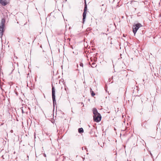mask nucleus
<instances>
[{
    "label": "nucleus",
    "instance_id": "f257e3e1",
    "mask_svg": "<svg viewBox=\"0 0 161 161\" xmlns=\"http://www.w3.org/2000/svg\"><path fill=\"white\" fill-rule=\"evenodd\" d=\"M93 113L94 114L93 117L94 121L97 122H99L101 119L100 114L98 112L97 109L95 108H93Z\"/></svg>",
    "mask_w": 161,
    "mask_h": 161
},
{
    "label": "nucleus",
    "instance_id": "f03ea898",
    "mask_svg": "<svg viewBox=\"0 0 161 161\" xmlns=\"http://www.w3.org/2000/svg\"><path fill=\"white\" fill-rule=\"evenodd\" d=\"M5 20L3 18L1 19L0 23V38H2V36L4 32V27L5 26Z\"/></svg>",
    "mask_w": 161,
    "mask_h": 161
},
{
    "label": "nucleus",
    "instance_id": "7ed1b4c3",
    "mask_svg": "<svg viewBox=\"0 0 161 161\" xmlns=\"http://www.w3.org/2000/svg\"><path fill=\"white\" fill-rule=\"evenodd\" d=\"M142 25L140 23H137L133 26V31L134 34L136 33L138 29L142 27Z\"/></svg>",
    "mask_w": 161,
    "mask_h": 161
},
{
    "label": "nucleus",
    "instance_id": "20e7f679",
    "mask_svg": "<svg viewBox=\"0 0 161 161\" xmlns=\"http://www.w3.org/2000/svg\"><path fill=\"white\" fill-rule=\"evenodd\" d=\"M55 90L54 86H52V96L53 98V103L54 106H55V104L56 105V103L55 99Z\"/></svg>",
    "mask_w": 161,
    "mask_h": 161
},
{
    "label": "nucleus",
    "instance_id": "39448f33",
    "mask_svg": "<svg viewBox=\"0 0 161 161\" xmlns=\"http://www.w3.org/2000/svg\"><path fill=\"white\" fill-rule=\"evenodd\" d=\"M86 11H87V5L86 3H85V6H84V11L83 14V23H84L85 21V20L86 18Z\"/></svg>",
    "mask_w": 161,
    "mask_h": 161
},
{
    "label": "nucleus",
    "instance_id": "423d86ee",
    "mask_svg": "<svg viewBox=\"0 0 161 161\" xmlns=\"http://www.w3.org/2000/svg\"><path fill=\"white\" fill-rule=\"evenodd\" d=\"M10 0H0V3L3 6H5L9 3Z\"/></svg>",
    "mask_w": 161,
    "mask_h": 161
},
{
    "label": "nucleus",
    "instance_id": "0eeeda50",
    "mask_svg": "<svg viewBox=\"0 0 161 161\" xmlns=\"http://www.w3.org/2000/svg\"><path fill=\"white\" fill-rule=\"evenodd\" d=\"M90 90L92 96V97H94V96L95 95V93L92 90V89L91 88H90Z\"/></svg>",
    "mask_w": 161,
    "mask_h": 161
},
{
    "label": "nucleus",
    "instance_id": "6e6552de",
    "mask_svg": "<svg viewBox=\"0 0 161 161\" xmlns=\"http://www.w3.org/2000/svg\"><path fill=\"white\" fill-rule=\"evenodd\" d=\"M78 132L80 133H81L84 132V130L82 128H80L78 129Z\"/></svg>",
    "mask_w": 161,
    "mask_h": 161
},
{
    "label": "nucleus",
    "instance_id": "1a4fd4ad",
    "mask_svg": "<svg viewBox=\"0 0 161 161\" xmlns=\"http://www.w3.org/2000/svg\"><path fill=\"white\" fill-rule=\"evenodd\" d=\"M101 6L102 7L101 8L102 10L104 9H105V10L106 9V6L105 5H104V4H102V5Z\"/></svg>",
    "mask_w": 161,
    "mask_h": 161
},
{
    "label": "nucleus",
    "instance_id": "9d476101",
    "mask_svg": "<svg viewBox=\"0 0 161 161\" xmlns=\"http://www.w3.org/2000/svg\"><path fill=\"white\" fill-rule=\"evenodd\" d=\"M97 65L94 63H93L92 64V67L93 68L96 67Z\"/></svg>",
    "mask_w": 161,
    "mask_h": 161
},
{
    "label": "nucleus",
    "instance_id": "9b49d317",
    "mask_svg": "<svg viewBox=\"0 0 161 161\" xmlns=\"http://www.w3.org/2000/svg\"><path fill=\"white\" fill-rule=\"evenodd\" d=\"M146 124L147 123L146 122H144L142 124V126L144 127H146Z\"/></svg>",
    "mask_w": 161,
    "mask_h": 161
},
{
    "label": "nucleus",
    "instance_id": "f8f14e48",
    "mask_svg": "<svg viewBox=\"0 0 161 161\" xmlns=\"http://www.w3.org/2000/svg\"><path fill=\"white\" fill-rule=\"evenodd\" d=\"M80 66H81L82 67H83V64L82 63H80Z\"/></svg>",
    "mask_w": 161,
    "mask_h": 161
},
{
    "label": "nucleus",
    "instance_id": "ddd939ff",
    "mask_svg": "<svg viewBox=\"0 0 161 161\" xmlns=\"http://www.w3.org/2000/svg\"><path fill=\"white\" fill-rule=\"evenodd\" d=\"M22 113H24V111L23 110V109L22 110Z\"/></svg>",
    "mask_w": 161,
    "mask_h": 161
},
{
    "label": "nucleus",
    "instance_id": "4468645a",
    "mask_svg": "<svg viewBox=\"0 0 161 161\" xmlns=\"http://www.w3.org/2000/svg\"><path fill=\"white\" fill-rule=\"evenodd\" d=\"M18 39H19V40L18 41V42H19V41H20V39L19 38H18Z\"/></svg>",
    "mask_w": 161,
    "mask_h": 161
},
{
    "label": "nucleus",
    "instance_id": "2eb2a0df",
    "mask_svg": "<svg viewBox=\"0 0 161 161\" xmlns=\"http://www.w3.org/2000/svg\"><path fill=\"white\" fill-rule=\"evenodd\" d=\"M150 155H152V154L151 153H150Z\"/></svg>",
    "mask_w": 161,
    "mask_h": 161
},
{
    "label": "nucleus",
    "instance_id": "dca6fc26",
    "mask_svg": "<svg viewBox=\"0 0 161 161\" xmlns=\"http://www.w3.org/2000/svg\"><path fill=\"white\" fill-rule=\"evenodd\" d=\"M11 132H12L13 131V130H11Z\"/></svg>",
    "mask_w": 161,
    "mask_h": 161
},
{
    "label": "nucleus",
    "instance_id": "f3484780",
    "mask_svg": "<svg viewBox=\"0 0 161 161\" xmlns=\"http://www.w3.org/2000/svg\"><path fill=\"white\" fill-rule=\"evenodd\" d=\"M82 150H83L84 149L83 147H82Z\"/></svg>",
    "mask_w": 161,
    "mask_h": 161
},
{
    "label": "nucleus",
    "instance_id": "a211bd4d",
    "mask_svg": "<svg viewBox=\"0 0 161 161\" xmlns=\"http://www.w3.org/2000/svg\"><path fill=\"white\" fill-rule=\"evenodd\" d=\"M82 150H83L84 149L83 147H82Z\"/></svg>",
    "mask_w": 161,
    "mask_h": 161
}]
</instances>
